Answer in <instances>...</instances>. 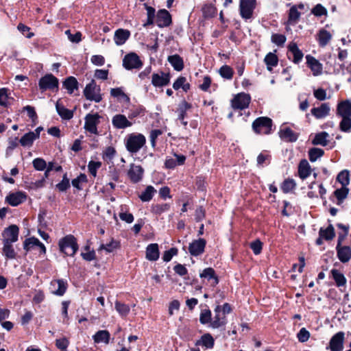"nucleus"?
Returning a JSON list of instances; mask_svg holds the SVG:
<instances>
[{
  "instance_id": "f257e3e1",
  "label": "nucleus",
  "mask_w": 351,
  "mask_h": 351,
  "mask_svg": "<svg viewBox=\"0 0 351 351\" xmlns=\"http://www.w3.org/2000/svg\"><path fill=\"white\" fill-rule=\"evenodd\" d=\"M124 143L127 151L133 155L145 145L146 138L141 133L134 132L125 136Z\"/></svg>"
},
{
  "instance_id": "20e7f679",
  "label": "nucleus",
  "mask_w": 351,
  "mask_h": 351,
  "mask_svg": "<svg viewBox=\"0 0 351 351\" xmlns=\"http://www.w3.org/2000/svg\"><path fill=\"white\" fill-rule=\"evenodd\" d=\"M272 120L266 117L257 118L252 123V129L255 133L259 134H269L271 133Z\"/></svg>"
},
{
  "instance_id": "f704fd0d",
  "label": "nucleus",
  "mask_w": 351,
  "mask_h": 351,
  "mask_svg": "<svg viewBox=\"0 0 351 351\" xmlns=\"http://www.w3.org/2000/svg\"><path fill=\"white\" fill-rule=\"evenodd\" d=\"M168 62L173 66L174 70L180 71L184 69V61L182 57L178 54L169 56L167 58Z\"/></svg>"
},
{
  "instance_id": "4c0bfd02",
  "label": "nucleus",
  "mask_w": 351,
  "mask_h": 351,
  "mask_svg": "<svg viewBox=\"0 0 351 351\" xmlns=\"http://www.w3.org/2000/svg\"><path fill=\"white\" fill-rule=\"evenodd\" d=\"M119 216L122 221L131 223L134 221V216L132 213H128L129 208L126 204H122L119 207Z\"/></svg>"
},
{
  "instance_id": "0eeeda50",
  "label": "nucleus",
  "mask_w": 351,
  "mask_h": 351,
  "mask_svg": "<svg viewBox=\"0 0 351 351\" xmlns=\"http://www.w3.org/2000/svg\"><path fill=\"white\" fill-rule=\"evenodd\" d=\"M101 118L97 112L87 114L84 117V130L91 134L99 135L97 125Z\"/></svg>"
},
{
  "instance_id": "5fc2aeb1",
  "label": "nucleus",
  "mask_w": 351,
  "mask_h": 351,
  "mask_svg": "<svg viewBox=\"0 0 351 351\" xmlns=\"http://www.w3.org/2000/svg\"><path fill=\"white\" fill-rule=\"evenodd\" d=\"M219 73L221 77L226 80H231L234 75V71L230 66L223 65L219 69Z\"/></svg>"
},
{
  "instance_id": "6ab92c4d",
  "label": "nucleus",
  "mask_w": 351,
  "mask_h": 351,
  "mask_svg": "<svg viewBox=\"0 0 351 351\" xmlns=\"http://www.w3.org/2000/svg\"><path fill=\"white\" fill-rule=\"evenodd\" d=\"M143 173L144 170L141 166L131 164L128 176L132 182L138 183L142 180Z\"/></svg>"
},
{
  "instance_id": "338daca9",
  "label": "nucleus",
  "mask_w": 351,
  "mask_h": 351,
  "mask_svg": "<svg viewBox=\"0 0 351 351\" xmlns=\"http://www.w3.org/2000/svg\"><path fill=\"white\" fill-rule=\"evenodd\" d=\"M271 42L278 46H282L286 42V36L281 34H274L271 36Z\"/></svg>"
},
{
  "instance_id": "052dcab7",
  "label": "nucleus",
  "mask_w": 351,
  "mask_h": 351,
  "mask_svg": "<svg viewBox=\"0 0 351 351\" xmlns=\"http://www.w3.org/2000/svg\"><path fill=\"white\" fill-rule=\"evenodd\" d=\"M88 182L87 176L84 173H80L76 178L73 179L71 182L73 187L77 190H82V183H86Z\"/></svg>"
},
{
  "instance_id": "774afa93",
  "label": "nucleus",
  "mask_w": 351,
  "mask_h": 351,
  "mask_svg": "<svg viewBox=\"0 0 351 351\" xmlns=\"http://www.w3.org/2000/svg\"><path fill=\"white\" fill-rule=\"evenodd\" d=\"M169 208L170 206L168 204H158L152 206V211L157 215H160L169 210Z\"/></svg>"
},
{
  "instance_id": "9b49d317",
  "label": "nucleus",
  "mask_w": 351,
  "mask_h": 351,
  "mask_svg": "<svg viewBox=\"0 0 351 351\" xmlns=\"http://www.w3.org/2000/svg\"><path fill=\"white\" fill-rule=\"evenodd\" d=\"M67 287L68 283L66 280L57 279L51 281L49 289L53 294L62 296L66 293Z\"/></svg>"
},
{
  "instance_id": "1a4fd4ad",
  "label": "nucleus",
  "mask_w": 351,
  "mask_h": 351,
  "mask_svg": "<svg viewBox=\"0 0 351 351\" xmlns=\"http://www.w3.org/2000/svg\"><path fill=\"white\" fill-rule=\"evenodd\" d=\"M251 97L249 94L240 93L234 95L231 100V106L234 110H244L249 107Z\"/></svg>"
},
{
  "instance_id": "2f4dec72",
  "label": "nucleus",
  "mask_w": 351,
  "mask_h": 351,
  "mask_svg": "<svg viewBox=\"0 0 351 351\" xmlns=\"http://www.w3.org/2000/svg\"><path fill=\"white\" fill-rule=\"evenodd\" d=\"M311 173V168L306 159H302L298 165V175L302 180L306 179Z\"/></svg>"
},
{
  "instance_id": "603ef678",
  "label": "nucleus",
  "mask_w": 351,
  "mask_h": 351,
  "mask_svg": "<svg viewBox=\"0 0 351 351\" xmlns=\"http://www.w3.org/2000/svg\"><path fill=\"white\" fill-rule=\"evenodd\" d=\"M114 305L115 309L121 317H126L129 314L130 308L128 304L116 301Z\"/></svg>"
},
{
  "instance_id": "3c124183",
  "label": "nucleus",
  "mask_w": 351,
  "mask_h": 351,
  "mask_svg": "<svg viewBox=\"0 0 351 351\" xmlns=\"http://www.w3.org/2000/svg\"><path fill=\"white\" fill-rule=\"evenodd\" d=\"M324 154L323 149L317 147H313L308 150V158L311 162H315L321 158Z\"/></svg>"
},
{
  "instance_id": "a211bd4d",
  "label": "nucleus",
  "mask_w": 351,
  "mask_h": 351,
  "mask_svg": "<svg viewBox=\"0 0 351 351\" xmlns=\"http://www.w3.org/2000/svg\"><path fill=\"white\" fill-rule=\"evenodd\" d=\"M171 16L167 10L163 9L158 12L156 23L159 27H168L171 24Z\"/></svg>"
},
{
  "instance_id": "69168bd1",
  "label": "nucleus",
  "mask_w": 351,
  "mask_h": 351,
  "mask_svg": "<svg viewBox=\"0 0 351 351\" xmlns=\"http://www.w3.org/2000/svg\"><path fill=\"white\" fill-rule=\"evenodd\" d=\"M178 250L176 247H171L169 250H166L162 255V260L164 262H169L173 256L178 254Z\"/></svg>"
},
{
  "instance_id": "c03bdc74",
  "label": "nucleus",
  "mask_w": 351,
  "mask_h": 351,
  "mask_svg": "<svg viewBox=\"0 0 351 351\" xmlns=\"http://www.w3.org/2000/svg\"><path fill=\"white\" fill-rule=\"evenodd\" d=\"M38 134L34 135L33 132L25 134L19 140V143L23 147L31 146L36 139Z\"/></svg>"
},
{
  "instance_id": "423d86ee",
  "label": "nucleus",
  "mask_w": 351,
  "mask_h": 351,
  "mask_svg": "<svg viewBox=\"0 0 351 351\" xmlns=\"http://www.w3.org/2000/svg\"><path fill=\"white\" fill-rule=\"evenodd\" d=\"M256 7V0H240L239 14L245 21L253 19V14Z\"/></svg>"
},
{
  "instance_id": "8fccbe9b",
  "label": "nucleus",
  "mask_w": 351,
  "mask_h": 351,
  "mask_svg": "<svg viewBox=\"0 0 351 351\" xmlns=\"http://www.w3.org/2000/svg\"><path fill=\"white\" fill-rule=\"evenodd\" d=\"M349 193V189L347 186H341L340 189H337L335 191L334 195L338 200V204L343 202V201L347 197Z\"/></svg>"
},
{
  "instance_id": "f03ea898",
  "label": "nucleus",
  "mask_w": 351,
  "mask_h": 351,
  "mask_svg": "<svg viewBox=\"0 0 351 351\" xmlns=\"http://www.w3.org/2000/svg\"><path fill=\"white\" fill-rule=\"evenodd\" d=\"M58 246L60 252L69 256H73L79 248L77 239L72 234H68L60 239Z\"/></svg>"
},
{
  "instance_id": "6e6d98bb",
  "label": "nucleus",
  "mask_w": 351,
  "mask_h": 351,
  "mask_svg": "<svg viewBox=\"0 0 351 351\" xmlns=\"http://www.w3.org/2000/svg\"><path fill=\"white\" fill-rule=\"evenodd\" d=\"M9 90L7 88H0V106L6 107L9 104L10 97Z\"/></svg>"
},
{
  "instance_id": "ddd939ff",
  "label": "nucleus",
  "mask_w": 351,
  "mask_h": 351,
  "mask_svg": "<svg viewBox=\"0 0 351 351\" xmlns=\"http://www.w3.org/2000/svg\"><path fill=\"white\" fill-rule=\"evenodd\" d=\"M304 54L302 51L299 49L298 45L295 43H291L288 46L287 57L295 64H299Z\"/></svg>"
},
{
  "instance_id": "864d4df0",
  "label": "nucleus",
  "mask_w": 351,
  "mask_h": 351,
  "mask_svg": "<svg viewBox=\"0 0 351 351\" xmlns=\"http://www.w3.org/2000/svg\"><path fill=\"white\" fill-rule=\"evenodd\" d=\"M339 130L341 132L349 133L351 132V117H340Z\"/></svg>"
},
{
  "instance_id": "680f3d73",
  "label": "nucleus",
  "mask_w": 351,
  "mask_h": 351,
  "mask_svg": "<svg viewBox=\"0 0 351 351\" xmlns=\"http://www.w3.org/2000/svg\"><path fill=\"white\" fill-rule=\"evenodd\" d=\"M56 186L60 192H64L70 187V182L66 173L63 176L62 181L57 184Z\"/></svg>"
},
{
  "instance_id": "7c9ffc66",
  "label": "nucleus",
  "mask_w": 351,
  "mask_h": 351,
  "mask_svg": "<svg viewBox=\"0 0 351 351\" xmlns=\"http://www.w3.org/2000/svg\"><path fill=\"white\" fill-rule=\"evenodd\" d=\"M279 134L282 139L289 142H295L298 138V134L288 127L281 128Z\"/></svg>"
},
{
  "instance_id": "6e6552de",
  "label": "nucleus",
  "mask_w": 351,
  "mask_h": 351,
  "mask_svg": "<svg viewBox=\"0 0 351 351\" xmlns=\"http://www.w3.org/2000/svg\"><path fill=\"white\" fill-rule=\"evenodd\" d=\"M143 64L142 60L134 52L126 54L123 59V66L126 70L140 69Z\"/></svg>"
},
{
  "instance_id": "4be33fe9",
  "label": "nucleus",
  "mask_w": 351,
  "mask_h": 351,
  "mask_svg": "<svg viewBox=\"0 0 351 351\" xmlns=\"http://www.w3.org/2000/svg\"><path fill=\"white\" fill-rule=\"evenodd\" d=\"M215 315L213 320L210 322L209 327L212 328H219L226 325L227 320L225 315L221 313V306L218 305L215 309Z\"/></svg>"
},
{
  "instance_id": "a18cd8bd",
  "label": "nucleus",
  "mask_w": 351,
  "mask_h": 351,
  "mask_svg": "<svg viewBox=\"0 0 351 351\" xmlns=\"http://www.w3.org/2000/svg\"><path fill=\"white\" fill-rule=\"evenodd\" d=\"M301 13L298 10L297 6H292L289 9L288 16V23L290 25H295L298 23Z\"/></svg>"
},
{
  "instance_id": "393cba45",
  "label": "nucleus",
  "mask_w": 351,
  "mask_h": 351,
  "mask_svg": "<svg viewBox=\"0 0 351 351\" xmlns=\"http://www.w3.org/2000/svg\"><path fill=\"white\" fill-rule=\"evenodd\" d=\"M337 115L351 117V101L347 99L339 102L337 107Z\"/></svg>"
},
{
  "instance_id": "bf43d9fd",
  "label": "nucleus",
  "mask_w": 351,
  "mask_h": 351,
  "mask_svg": "<svg viewBox=\"0 0 351 351\" xmlns=\"http://www.w3.org/2000/svg\"><path fill=\"white\" fill-rule=\"evenodd\" d=\"M38 244H40V241L38 239L34 237L27 238L24 241V249L26 251H30L32 250L36 249V247H37Z\"/></svg>"
},
{
  "instance_id": "f3484780",
  "label": "nucleus",
  "mask_w": 351,
  "mask_h": 351,
  "mask_svg": "<svg viewBox=\"0 0 351 351\" xmlns=\"http://www.w3.org/2000/svg\"><path fill=\"white\" fill-rule=\"evenodd\" d=\"M192 108V105L187 102L186 100H182L177 109L178 119L181 123L186 128L188 125V122L185 121L186 117L187 112Z\"/></svg>"
},
{
  "instance_id": "0e129e2a",
  "label": "nucleus",
  "mask_w": 351,
  "mask_h": 351,
  "mask_svg": "<svg viewBox=\"0 0 351 351\" xmlns=\"http://www.w3.org/2000/svg\"><path fill=\"white\" fill-rule=\"evenodd\" d=\"M34 168L37 171H43L47 167L46 161L41 158H36L32 161Z\"/></svg>"
},
{
  "instance_id": "e2e57ef3",
  "label": "nucleus",
  "mask_w": 351,
  "mask_h": 351,
  "mask_svg": "<svg viewBox=\"0 0 351 351\" xmlns=\"http://www.w3.org/2000/svg\"><path fill=\"white\" fill-rule=\"evenodd\" d=\"M101 162L99 161L90 160L88 164V169L89 173L93 176H97V170L101 167Z\"/></svg>"
},
{
  "instance_id": "b1692460",
  "label": "nucleus",
  "mask_w": 351,
  "mask_h": 351,
  "mask_svg": "<svg viewBox=\"0 0 351 351\" xmlns=\"http://www.w3.org/2000/svg\"><path fill=\"white\" fill-rule=\"evenodd\" d=\"M195 346H202L204 349H212L215 346V339L210 333H205L195 342Z\"/></svg>"
},
{
  "instance_id": "58836bf2",
  "label": "nucleus",
  "mask_w": 351,
  "mask_h": 351,
  "mask_svg": "<svg viewBox=\"0 0 351 351\" xmlns=\"http://www.w3.org/2000/svg\"><path fill=\"white\" fill-rule=\"evenodd\" d=\"M173 88L175 90L182 88L184 92H188L191 88V85L187 82L186 78L184 76H180L173 84Z\"/></svg>"
},
{
  "instance_id": "09e8293b",
  "label": "nucleus",
  "mask_w": 351,
  "mask_h": 351,
  "mask_svg": "<svg viewBox=\"0 0 351 351\" xmlns=\"http://www.w3.org/2000/svg\"><path fill=\"white\" fill-rule=\"evenodd\" d=\"M199 322L202 324H210L212 322V313L208 308L202 309L199 315Z\"/></svg>"
},
{
  "instance_id": "412c9836",
  "label": "nucleus",
  "mask_w": 351,
  "mask_h": 351,
  "mask_svg": "<svg viewBox=\"0 0 351 351\" xmlns=\"http://www.w3.org/2000/svg\"><path fill=\"white\" fill-rule=\"evenodd\" d=\"M112 124L116 129H125L132 126L133 123L125 115L118 114L112 117Z\"/></svg>"
},
{
  "instance_id": "473e14b6",
  "label": "nucleus",
  "mask_w": 351,
  "mask_h": 351,
  "mask_svg": "<svg viewBox=\"0 0 351 351\" xmlns=\"http://www.w3.org/2000/svg\"><path fill=\"white\" fill-rule=\"evenodd\" d=\"M56 108L58 114L62 119L70 120L73 118V111L65 108L59 100L56 104Z\"/></svg>"
},
{
  "instance_id": "ea45409f",
  "label": "nucleus",
  "mask_w": 351,
  "mask_h": 351,
  "mask_svg": "<svg viewBox=\"0 0 351 351\" xmlns=\"http://www.w3.org/2000/svg\"><path fill=\"white\" fill-rule=\"evenodd\" d=\"M13 243L9 241L3 242V254L8 259H14L16 258V252L12 245Z\"/></svg>"
},
{
  "instance_id": "c85d7f7f",
  "label": "nucleus",
  "mask_w": 351,
  "mask_h": 351,
  "mask_svg": "<svg viewBox=\"0 0 351 351\" xmlns=\"http://www.w3.org/2000/svg\"><path fill=\"white\" fill-rule=\"evenodd\" d=\"M337 256L339 260L346 263L351 259V248L349 246L336 247Z\"/></svg>"
},
{
  "instance_id": "5701e85b",
  "label": "nucleus",
  "mask_w": 351,
  "mask_h": 351,
  "mask_svg": "<svg viewBox=\"0 0 351 351\" xmlns=\"http://www.w3.org/2000/svg\"><path fill=\"white\" fill-rule=\"evenodd\" d=\"M201 278L206 279L210 281V285L215 287L219 283V278L217 276L215 271L212 267H207L204 269L200 274Z\"/></svg>"
},
{
  "instance_id": "39448f33",
  "label": "nucleus",
  "mask_w": 351,
  "mask_h": 351,
  "mask_svg": "<svg viewBox=\"0 0 351 351\" xmlns=\"http://www.w3.org/2000/svg\"><path fill=\"white\" fill-rule=\"evenodd\" d=\"M84 95L87 100L99 103L102 100L100 86L97 85L94 80L86 84L84 89Z\"/></svg>"
},
{
  "instance_id": "c756f323",
  "label": "nucleus",
  "mask_w": 351,
  "mask_h": 351,
  "mask_svg": "<svg viewBox=\"0 0 351 351\" xmlns=\"http://www.w3.org/2000/svg\"><path fill=\"white\" fill-rule=\"evenodd\" d=\"M146 258L150 261H156L159 258L160 252L157 243L149 244L146 247Z\"/></svg>"
},
{
  "instance_id": "4d7b16f0",
  "label": "nucleus",
  "mask_w": 351,
  "mask_h": 351,
  "mask_svg": "<svg viewBox=\"0 0 351 351\" xmlns=\"http://www.w3.org/2000/svg\"><path fill=\"white\" fill-rule=\"evenodd\" d=\"M296 186L295 182L293 179H286L281 185V189L285 193H288L295 189Z\"/></svg>"
},
{
  "instance_id": "7ed1b4c3",
  "label": "nucleus",
  "mask_w": 351,
  "mask_h": 351,
  "mask_svg": "<svg viewBox=\"0 0 351 351\" xmlns=\"http://www.w3.org/2000/svg\"><path fill=\"white\" fill-rule=\"evenodd\" d=\"M38 87L41 92L50 90L56 93L59 90V80L53 74H46L40 78Z\"/></svg>"
},
{
  "instance_id": "bb28decb",
  "label": "nucleus",
  "mask_w": 351,
  "mask_h": 351,
  "mask_svg": "<svg viewBox=\"0 0 351 351\" xmlns=\"http://www.w3.org/2000/svg\"><path fill=\"white\" fill-rule=\"evenodd\" d=\"M311 112L316 119H323L329 114L330 106L328 104L323 103L320 106L312 108Z\"/></svg>"
},
{
  "instance_id": "9d476101",
  "label": "nucleus",
  "mask_w": 351,
  "mask_h": 351,
  "mask_svg": "<svg viewBox=\"0 0 351 351\" xmlns=\"http://www.w3.org/2000/svg\"><path fill=\"white\" fill-rule=\"evenodd\" d=\"M345 341V333L339 331L335 333L330 339L326 350L330 351H343Z\"/></svg>"
},
{
  "instance_id": "79ce46f5",
  "label": "nucleus",
  "mask_w": 351,
  "mask_h": 351,
  "mask_svg": "<svg viewBox=\"0 0 351 351\" xmlns=\"http://www.w3.org/2000/svg\"><path fill=\"white\" fill-rule=\"evenodd\" d=\"M156 193V190L154 186L150 185L147 186L138 197L142 202H149Z\"/></svg>"
},
{
  "instance_id": "a19ab883",
  "label": "nucleus",
  "mask_w": 351,
  "mask_h": 351,
  "mask_svg": "<svg viewBox=\"0 0 351 351\" xmlns=\"http://www.w3.org/2000/svg\"><path fill=\"white\" fill-rule=\"evenodd\" d=\"M319 236L322 237L326 241L332 240L335 236V229L332 225L330 224L326 228H321L319 231Z\"/></svg>"
},
{
  "instance_id": "de8ad7c7",
  "label": "nucleus",
  "mask_w": 351,
  "mask_h": 351,
  "mask_svg": "<svg viewBox=\"0 0 351 351\" xmlns=\"http://www.w3.org/2000/svg\"><path fill=\"white\" fill-rule=\"evenodd\" d=\"M337 181L339 182L342 186H348L350 184L349 171L344 169L340 171L337 176Z\"/></svg>"
},
{
  "instance_id": "a878e982",
  "label": "nucleus",
  "mask_w": 351,
  "mask_h": 351,
  "mask_svg": "<svg viewBox=\"0 0 351 351\" xmlns=\"http://www.w3.org/2000/svg\"><path fill=\"white\" fill-rule=\"evenodd\" d=\"M130 36V32L125 29H118L114 32V41L118 46L125 43Z\"/></svg>"
},
{
  "instance_id": "f8f14e48",
  "label": "nucleus",
  "mask_w": 351,
  "mask_h": 351,
  "mask_svg": "<svg viewBox=\"0 0 351 351\" xmlns=\"http://www.w3.org/2000/svg\"><path fill=\"white\" fill-rule=\"evenodd\" d=\"M206 241L203 238L193 240L189 245V252L193 256H198L204 252Z\"/></svg>"
},
{
  "instance_id": "37998d69",
  "label": "nucleus",
  "mask_w": 351,
  "mask_h": 351,
  "mask_svg": "<svg viewBox=\"0 0 351 351\" xmlns=\"http://www.w3.org/2000/svg\"><path fill=\"white\" fill-rule=\"evenodd\" d=\"M330 273L337 287H342L346 284V278L339 270L332 269Z\"/></svg>"
},
{
  "instance_id": "cd10ccee",
  "label": "nucleus",
  "mask_w": 351,
  "mask_h": 351,
  "mask_svg": "<svg viewBox=\"0 0 351 351\" xmlns=\"http://www.w3.org/2000/svg\"><path fill=\"white\" fill-rule=\"evenodd\" d=\"M62 86L67 90L69 95H72L75 90H78L79 83L75 77L69 76L64 80Z\"/></svg>"
},
{
  "instance_id": "dca6fc26",
  "label": "nucleus",
  "mask_w": 351,
  "mask_h": 351,
  "mask_svg": "<svg viewBox=\"0 0 351 351\" xmlns=\"http://www.w3.org/2000/svg\"><path fill=\"white\" fill-rule=\"evenodd\" d=\"M19 229L16 225H11L6 228L2 235L3 237V242L9 241L10 243H15L18 240Z\"/></svg>"
},
{
  "instance_id": "49530a36",
  "label": "nucleus",
  "mask_w": 351,
  "mask_h": 351,
  "mask_svg": "<svg viewBox=\"0 0 351 351\" xmlns=\"http://www.w3.org/2000/svg\"><path fill=\"white\" fill-rule=\"evenodd\" d=\"M328 134L326 132H322L317 134L312 141V143L315 145L326 146L328 144L327 138Z\"/></svg>"
},
{
  "instance_id": "c9c22d12",
  "label": "nucleus",
  "mask_w": 351,
  "mask_h": 351,
  "mask_svg": "<svg viewBox=\"0 0 351 351\" xmlns=\"http://www.w3.org/2000/svg\"><path fill=\"white\" fill-rule=\"evenodd\" d=\"M110 334L106 330H101L97 331L93 336V339L95 343H104L108 344L110 341Z\"/></svg>"
},
{
  "instance_id": "72a5a7b5",
  "label": "nucleus",
  "mask_w": 351,
  "mask_h": 351,
  "mask_svg": "<svg viewBox=\"0 0 351 351\" xmlns=\"http://www.w3.org/2000/svg\"><path fill=\"white\" fill-rule=\"evenodd\" d=\"M331 38V34L325 29H321L317 33V40L319 43V45L322 47L327 45Z\"/></svg>"
},
{
  "instance_id": "e433bc0d",
  "label": "nucleus",
  "mask_w": 351,
  "mask_h": 351,
  "mask_svg": "<svg viewBox=\"0 0 351 351\" xmlns=\"http://www.w3.org/2000/svg\"><path fill=\"white\" fill-rule=\"evenodd\" d=\"M264 62L267 66V70L271 72L273 68L278 65V58L274 53L269 52L265 56Z\"/></svg>"
},
{
  "instance_id": "13d9d810",
  "label": "nucleus",
  "mask_w": 351,
  "mask_h": 351,
  "mask_svg": "<svg viewBox=\"0 0 351 351\" xmlns=\"http://www.w3.org/2000/svg\"><path fill=\"white\" fill-rule=\"evenodd\" d=\"M120 243L119 241L112 239L108 243L101 244L99 248V250H104L107 252H112L114 250L119 248Z\"/></svg>"
},
{
  "instance_id": "4468645a",
  "label": "nucleus",
  "mask_w": 351,
  "mask_h": 351,
  "mask_svg": "<svg viewBox=\"0 0 351 351\" xmlns=\"http://www.w3.org/2000/svg\"><path fill=\"white\" fill-rule=\"evenodd\" d=\"M171 76L169 73L162 71L153 73L152 76V84L155 87H162L168 85L170 82Z\"/></svg>"
},
{
  "instance_id": "aec40b11",
  "label": "nucleus",
  "mask_w": 351,
  "mask_h": 351,
  "mask_svg": "<svg viewBox=\"0 0 351 351\" xmlns=\"http://www.w3.org/2000/svg\"><path fill=\"white\" fill-rule=\"evenodd\" d=\"M306 60L307 66L310 68L314 76H317L322 73L323 66L319 60L311 55H306Z\"/></svg>"
},
{
  "instance_id": "2eb2a0df",
  "label": "nucleus",
  "mask_w": 351,
  "mask_h": 351,
  "mask_svg": "<svg viewBox=\"0 0 351 351\" xmlns=\"http://www.w3.org/2000/svg\"><path fill=\"white\" fill-rule=\"evenodd\" d=\"M27 194L23 191L10 193L5 197V202L12 206H17L27 199Z\"/></svg>"
}]
</instances>
